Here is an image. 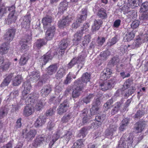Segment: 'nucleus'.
Masks as SVG:
<instances>
[{"mask_svg": "<svg viewBox=\"0 0 148 148\" xmlns=\"http://www.w3.org/2000/svg\"><path fill=\"white\" fill-rule=\"evenodd\" d=\"M58 68L56 64L51 65L47 69V73L49 75H53L56 71Z\"/></svg>", "mask_w": 148, "mask_h": 148, "instance_id": "6ab92c4d", "label": "nucleus"}, {"mask_svg": "<svg viewBox=\"0 0 148 148\" xmlns=\"http://www.w3.org/2000/svg\"><path fill=\"white\" fill-rule=\"evenodd\" d=\"M71 117L70 114H65L62 119V121L63 123L67 122L71 119Z\"/></svg>", "mask_w": 148, "mask_h": 148, "instance_id": "603ef678", "label": "nucleus"}, {"mask_svg": "<svg viewBox=\"0 0 148 148\" xmlns=\"http://www.w3.org/2000/svg\"><path fill=\"white\" fill-rule=\"evenodd\" d=\"M140 9L141 11H146L148 10V2L143 3L141 6Z\"/></svg>", "mask_w": 148, "mask_h": 148, "instance_id": "13d9d810", "label": "nucleus"}, {"mask_svg": "<svg viewBox=\"0 0 148 148\" xmlns=\"http://www.w3.org/2000/svg\"><path fill=\"white\" fill-rule=\"evenodd\" d=\"M94 96L92 94H90L87 97L84 98L82 101L84 103L87 104L90 102L91 100L93 98Z\"/></svg>", "mask_w": 148, "mask_h": 148, "instance_id": "79ce46f5", "label": "nucleus"}, {"mask_svg": "<svg viewBox=\"0 0 148 148\" xmlns=\"http://www.w3.org/2000/svg\"><path fill=\"white\" fill-rule=\"evenodd\" d=\"M15 32L16 30L15 29H8L3 36L5 40L7 42L12 41L13 39Z\"/></svg>", "mask_w": 148, "mask_h": 148, "instance_id": "20e7f679", "label": "nucleus"}, {"mask_svg": "<svg viewBox=\"0 0 148 148\" xmlns=\"http://www.w3.org/2000/svg\"><path fill=\"white\" fill-rule=\"evenodd\" d=\"M72 135V133L71 132H67L62 137L64 140V141L67 143L71 138Z\"/></svg>", "mask_w": 148, "mask_h": 148, "instance_id": "c9c22d12", "label": "nucleus"}, {"mask_svg": "<svg viewBox=\"0 0 148 148\" xmlns=\"http://www.w3.org/2000/svg\"><path fill=\"white\" fill-rule=\"evenodd\" d=\"M21 42L23 44L21 46L20 49L23 52H25L28 49L29 47L26 44L27 43H25L24 40H22Z\"/></svg>", "mask_w": 148, "mask_h": 148, "instance_id": "37998d69", "label": "nucleus"}, {"mask_svg": "<svg viewBox=\"0 0 148 148\" xmlns=\"http://www.w3.org/2000/svg\"><path fill=\"white\" fill-rule=\"evenodd\" d=\"M100 104V99L99 98H97L95 99L92 104V106L97 107H99Z\"/></svg>", "mask_w": 148, "mask_h": 148, "instance_id": "e2e57ef3", "label": "nucleus"}, {"mask_svg": "<svg viewBox=\"0 0 148 148\" xmlns=\"http://www.w3.org/2000/svg\"><path fill=\"white\" fill-rule=\"evenodd\" d=\"M22 79V77L21 75H17L13 81V84L14 86H18L21 83Z\"/></svg>", "mask_w": 148, "mask_h": 148, "instance_id": "2f4dec72", "label": "nucleus"}, {"mask_svg": "<svg viewBox=\"0 0 148 148\" xmlns=\"http://www.w3.org/2000/svg\"><path fill=\"white\" fill-rule=\"evenodd\" d=\"M121 104L120 103L117 102L114 105V106L111 111V114L114 115L117 113L119 111Z\"/></svg>", "mask_w": 148, "mask_h": 148, "instance_id": "e433bc0d", "label": "nucleus"}, {"mask_svg": "<svg viewBox=\"0 0 148 148\" xmlns=\"http://www.w3.org/2000/svg\"><path fill=\"white\" fill-rule=\"evenodd\" d=\"M60 137V135L58 132L57 133L55 134H54L53 135L52 141L50 143V145H53L54 143Z\"/></svg>", "mask_w": 148, "mask_h": 148, "instance_id": "49530a36", "label": "nucleus"}, {"mask_svg": "<svg viewBox=\"0 0 148 148\" xmlns=\"http://www.w3.org/2000/svg\"><path fill=\"white\" fill-rule=\"evenodd\" d=\"M112 73V70L109 68H107L102 73L100 76L101 79L102 80H106L110 77Z\"/></svg>", "mask_w": 148, "mask_h": 148, "instance_id": "9d476101", "label": "nucleus"}, {"mask_svg": "<svg viewBox=\"0 0 148 148\" xmlns=\"http://www.w3.org/2000/svg\"><path fill=\"white\" fill-rule=\"evenodd\" d=\"M110 55V53L109 51H107L101 53L100 56L101 57V59L103 60H106L107 57Z\"/></svg>", "mask_w": 148, "mask_h": 148, "instance_id": "de8ad7c7", "label": "nucleus"}, {"mask_svg": "<svg viewBox=\"0 0 148 148\" xmlns=\"http://www.w3.org/2000/svg\"><path fill=\"white\" fill-rule=\"evenodd\" d=\"M8 43H3L0 47V53L2 54L6 53L9 49V47Z\"/></svg>", "mask_w": 148, "mask_h": 148, "instance_id": "b1692460", "label": "nucleus"}, {"mask_svg": "<svg viewBox=\"0 0 148 148\" xmlns=\"http://www.w3.org/2000/svg\"><path fill=\"white\" fill-rule=\"evenodd\" d=\"M33 111V108L29 106H26L24 109L23 114L25 116L31 115Z\"/></svg>", "mask_w": 148, "mask_h": 148, "instance_id": "5701e85b", "label": "nucleus"}, {"mask_svg": "<svg viewBox=\"0 0 148 148\" xmlns=\"http://www.w3.org/2000/svg\"><path fill=\"white\" fill-rule=\"evenodd\" d=\"M13 76V74L11 73L8 75L4 79L3 82L1 85V87L8 86L11 81V79Z\"/></svg>", "mask_w": 148, "mask_h": 148, "instance_id": "412c9836", "label": "nucleus"}, {"mask_svg": "<svg viewBox=\"0 0 148 148\" xmlns=\"http://www.w3.org/2000/svg\"><path fill=\"white\" fill-rule=\"evenodd\" d=\"M115 83V79L113 78L108 81L104 82L100 84V86L102 90L106 91L113 88Z\"/></svg>", "mask_w": 148, "mask_h": 148, "instance_id": "7ed1b4c3", "label": "nucleus"}, {"mask_svg": "<svg viewBox=\"0 0 148 148\" xmlns=\"http://www.w3.org/2000/svg\"><path fill=\"white\" fill-rule=\"evenodd\" d=\"M81 90L74 89L72 93V97L73 98H76L79 97L80 94V92Z\"/></svg>", "mask_w": 148, "mask_h": 148, "instance_id": "5fc2aeb1", "label": "nucleus"}, {"mask_svg": "<svg viewBox=\"0 0 148 148\" xmlns=\"http://www.w3.org/2000/svg\"><path fill=\"white\" fill-rule=\"evenodd\" d=\"M17 17L14 14H9L8 18V24H10L14 23L17 19Z\"/></svg>", "mask_w": 148, "mask_h": 148, "instance_id": "f704fd0d", "label": "nucleus"}, {"mask_svg": "<svg viewBox=\"0 0 148 148\" xmlns=\"http://www.w3.org/2000/svg\"><path fill=\"white\" fill-rule=\"evenodd\" d=\"M145 113V112L144 110H138L135 114V118L140 119L144 115Z\"/></svg>", "mask_w": 148, "mask_h": 148, "instance_id": "09e8293b", "label": "nucleus"}, {"mask_svg": "<svg viewBox=\"0 0 148 148\" xmlns=\"http://www.w3.org/2000/svg\"><path fill=\"white\" fill-rule=\"evenodd\" d=\"M77 60V63H83L85 60V56L84 54L79 56L77 58H75Z\"/></svg>", "mask_w": 148, "mask_h": 148, "instance_id": "4d7b16f0", "label": "nucleus"}, {"mask_svg": "<svg viewBox=\"0 0 148 148\" xmlns=\"http://www.w3.org/2000/svg\"><path fill=\"white\" fill-rule=\"evenodd\" d=\"M91 37L89 35H86L84 36L83 38V40L82 41V45L84 46H87L88 44L90 41Z\"/></svg>", "mask_w": 148, "mask_h": 148, "instance_id": "ea45409f", "label": "nucleus"}, {"mask_svg": "<svg viewBox=\"0 0 148 148\" xmlns=\"http://www.w3.org/2000/svg\"><path fill=\"white\" fill-rule=\"evenodd\" d=\"M90 76L91 75L90 74L88 73L87 72L83 74L82 77L81 81L84 84H85V85L88 82L90 81Z\"/></svg>", "mask_w": 148, "mask_h": 148, "instance_id": "393cba45", "label": "nucleus"}, {"mask_svg": "<svg viewBox=\"0 0 148 148\" xmlns=\"http://www.w3.org/2000/svg\"><path fill=\"white\" fill-rule=\"evenodd\" d=\"M100 107H97L94 106H92V108L90 109V113L91 116L98 114L99 112Z\"/></svg>", "mask_w": 148, "mask_h": 148, "instance_id": "58836bf2", "label": "nucleus"}, {"mask_svg": "<svg viewBox=\"0 0 148 148\" xmlns=\"http://www.w3.org/2000/svg\"><path fill=\"white\" fill-rule=\"evenodd\" d=\"M30 16H25L21 20V25L22 27L25 29L29 27L30 23Z\"/></svg>", "mask_w": 148, "mask_h": 148, "instance_id": "6e6552de", "label": "nucleus"}, {"mask_svg": "<svg viewBox=\"0 0 148 148\" xmlns=\"http://www.w3.org/2000/svg\"><path fill=\"white\" fill-rule=\"evenodd\" d=\"M52 90V86L48 85L44 86L40 91V94L42 97H45L47 96Z\"/></svg>", "mask_w": 148, "mask_h": 148, "instance_id": "423d86ee", "label": "nucleus"}, {"mask_svg": "<svg viewBox=\"0 0 148 148\" xmlns=\"http://www.w3.org/2000/svg\"><path fill=\"white\" fill-rule=\"evenodd\" d=\"M145 126V123L144 122H140L135 124V132L137 133L141 132L144 129Z\"/></svg>", "mask_w": 148, "mask_h": 148, "instance_id": "ddd939ff", "label": "nucleus"}, {"mask_svg": "<svg viewBox=\"0 0 148 148\" xmlns=\"http://www.w3.org/2000/svg\"><path fill=\"white\" fill-rule=\"evenodd\" d=\"M73 19L71 17L68 16L65 18L59 21L58 25L59 27L62 28L64 26H67L71 23Z\"/></svg>", "mask_w": 148, "mask_h": 148, "instance_id": "0eeeda50", "label": "nucleus"}, {"mask_svg": "<svg viewBox=\"0 0 148 148\" xmlns=\"http://www.w3.org/2000/svg\"><path fill=\"white\" fill-rule=\"evenodd\" d=\"M134 37V34L132 31L127 32L124 37V39L125 41H129L132 40Z\"/></svg>", "mask_w": 148, "mask_h": 148, "instance_id": "bb28decb", "label": "nucleus"}, {"mask_svg": "<svg viewBox=\"0 0 148 148\" xmlns=\"http://www.w3.org/2000/svg\"><path fill=\"white\" fill-rule=\"evenodd\" d=\"M46 102L44 100H41L39 101L36 103L35 108L37 110H40L45 105Z\"/></svg>", "mask_w": 148, "mask_h": 148, "instance_id": "473e14b6", "label": "nucleus"}, {"mask_svg": "<svg viewBox=\"0 0 148 148\" xmlns=\"http://www.w3.org/2000/svg\"><path fill=\"white\" fill-rule=\"evenodd\" d=\"M128 3L131 6L134 5L135 4H139L142 2V0H128Z\"/></svg>", "mask_w": 148, "mask_h": 148, "instance_id": "052dcab7", "label": "nucleus"}, {"mask_svg": "<svg viewBox=\"0 0 148 148\" xmlns=\"http://www.w3.org/2000/svg\"><path fill=\"white\" fill-rule=\"evenodd\" d=\"M29 59V57L27 54H24L22 56L19 61V64L21 66H23L26 64Z\"/></svg>", "mask_w": 148, "mask_h": 148, "instance_id": "a878e982", "label": "nucleus"}, {"mask_svg": "<svg viewBox=\"0 0 148 148\" xmlns=\"http://www.w3.org/2000/svg\"><path fill=\"white\" fill-rule=\"evenodd\" d=\"M30 78L33 80L36 81L40 78V75L38 71H33L29 74Z\"/></svg>", "mask_w": 148, "mask_h": 148, "instance_id": "7c9ffc66", "label": "nucleus"}, {"mask_svg": "<svg viewBox=\"0 0 148 148\" xmlns=\"http://www.w3.org/2000/svg\"><path fill=\"white\" fill-rule=\"evenodd\" d=\"M139 21L138 20H136L133 21L131 25V27L133 29L137 28L139 25Z\"/></svg>", "mask_w": 148, "mask_h": 148, "instance_id": "69168bd1", "label": "nucleus"}, {"mask_svg": "<svg viewBox=\"0 0 148 148\" xmlns=\"http://www.w3.org/2000/svg\"><path fill=\"white\" fill-rule=\"evenodd\" d=\"M52 58V57L50 52H48L40 59V61L42 65H44L49 60H51Z\"/></svg>", "mask_w": 148, "mask_h": 148, "instance_id": "1a4fd4ad", "label": "nucleus"}, {"mask_svg": "<svg viewBox=\"0 0 148 148\" xmlns=\"http://www.w3.org/2000/svg\"><path fill=\"white\" fill-rule=\"evenodd\" d=\"M89 26V25L88 23L84 24L81 30V31L80 32H82V34L87 32L88 30Z\"/></svg>", "mask_w": 148, "mask_h": 148, "instance_id": "680f3d73", "label": "nucleus"}, {"mask_svg": "<svg viewBox=\"0 0 148 148\" xmlns=\"http://www.w3.org/2000/svg\"><path fill=\"white\" fill-rule=\"evenodd\" d=\"M105 38L103 37L100 38L99 37L98 38V40H97V44H98V45H102L105 41Z\"/></svg>", "mask_w": 148, "mask_h": 148, "instance_id": "338daca9", "label": "nucleus"}, {"mask_svg": "<svg viewBox=\"0 0 148 148\" xmlns=\"http://www.w3.org/2000/svg\"><path fill=\"white\" fill-rule=\"evenodd\" d=\"M22 87L24 90L22 93V99L25 100V102L27 105L31 104V102H34L37 99V95H32L28 94V91L31 88V86L29 82L26 81L24 82L23 85Z\"/></svg>", "mask_w": 148, "mask_h": 148, "instance_id": "f257e3e1", "label": "nucleus"}, {"mask_svg": "<svg viewBox=\"0 0 148 148\" xmlns=\"http://www.w3.org/2000/svg\"><path fill=\"white\" fill-rule=\"evenodd\" d=\"M36 132L35 130H31L28 132L26 134V138L28 140L32 139L34 137L36 134Z\"/></svg>", "mask_w": 148, "mask_h": 148, "instance_id": "c85d7f7f", "label": "nucleus"}, {"mask_svg": "<svg viewBox=\"0 0 148 148\" xmlns=\"http://www.w3.org/2000/svg\"><path fill=\"white\" fill-rule=\"evenodd\" d=\"M56 107L54 106L52 108H50L47 110L45 114L46 116H51L54 114L56 110Z\"/></svg>", "mask_w": 148, "mask_h": 148, "instance_id": "c03bdc74", "label": "nucleus"}, {"mask_svg": "<svg viewBox=\"0 0 148 148\" xmlns=\"http://www.w3.org/2000/svg\"><path fill=\"white\" fill-rule=\"evenodd\" d=\"M82 142L81 140H78L74 143L72 148H81Z\"/></svg>", "mask_w": 148, "mask_h": 148, "instance_id": "6e6d98bb", "label": "nucleus"}, {"mask_svg": "<svg viewBox=\"0 0 148 148\" xmlns=\"http://www.w3.org/2000/svg\"><path fill=\"white\" fill-rule=\"evenodd\" d=\"M128 3L131 6L134 5L135 4H139L142 2V0H128Z\"/></svg>", "mask_w": 148, "mask_h": 148, "instance_id": "bf43d9fd", "label": "nucleus"}, {"mask_svg": "<svg viewBox=\"0 0 148 148\" xmlns=\"http://www.w3.org/2000/svg\"><path fill=\"white\" fill-rule=\"evenodd\" d=\"M42 22L44 26L49 25L52 22V18L50 16H46L42 19Z\"/></svg>", "mask_w": 148, "mask_h": 148, "instance_id": "72a5a7b5", "label": "nucleus"}, {"mask_svg": "<svg viewBox=\"0 0 148 148\" xmlns=\"http://www.w3.org/2000/svg\"><path fill=\"white\" fill-rule=\"evenodd\" d=\"M7 8L3 5L0 6V19L1 18L3 14L6 13Z\"/></svg>", "mask_w": 148, "mask_h": 148, "instance_id": "864d4df0", "label": "nucleus"}, {"mask_svg": "<svg viewBox=\"0 0 148 148\" xmlns=\"http://www.w3.org/2000/svg\"><path fill=\"white\" fill-rule=\"evenodd\" d=\"M46 119L45 116L40 115L36 120L34 124L35 126L36 127L42 126L46 122Z\"/></svg>", "mask_w": 148, "mask_h": 148, "instance_id": "f8f14e48", "label": "nucleus"}, {"mask_svg": "<svg viewBox=\"0 0 148 148\" xmlns=\"http://www.w3.org/2000/svg\"><path fill=\"white\" fill-rule=\"evenodd\" d=\"M132 82V80L131 79H128L124 84L123 88H122V90H124L125 89L128 88L131 85Z\"/></svg>", "mask_w": 148, "mask_h": 148, "instance_id": "8fccbe9b", "label": "nucleus"}, {"mask_svg": "<svg viewBox=\"0 0 148 148\" xmlns=\"http://www.w3.org/2000/svg\"><path fill=\"white\" fill-rule=\"evenodd\" d=\"M119 59L117 56L113 57L109 61L108 66V67L111 66H114L117 65L119 63Z\"/></svg>", "mask_w": 148, "mask_h": 148, "instance_id": "aec40b11", "label": "nucleus"}, {"mask_svg": "<svg viewBox=\"0 0 148 148\" xmlns=\"http://www.w3.org/2000/svg\"><path fill=\"white\" fill-rule=\"evenodd\" d=\"M117 41V36H115L114 37L109 40V41L107 43V45L108 47H110L116 44Z\"/></svg>", "mask_w": 148, "mask_h": 148, "instance_id": "a19ab883", "label": "nucleus"}, {"mask_svg": "<svg viewBox=\"0 0 148 148\" xmlns=\"http://www.w3.org/2000/svg\"><path fill=\"white\" fill-rule=\"evenodd\" d=\"M117 127V125H111L108 129L113 133L114 132H115L116 130Z\"/></svg>", "mask_w": 148, "mask_h": 148, "instance_id": "774afa93", "label": "nucleus"}, {"mask_svg": "<svg viewBox=\"0 0 148 148\" xmlns=\"http://www.w3.org/2000/svg\"><path fill=\"white\" fill-rule=\"evenodd\" d=\"M3 63L2 65L0 66V72L8 70L11 65V63L9 61L5 62Z\"/></svg>", "mask_w": 148, "mask_h": 148, "instance_id": "c756f323", "label": "nucleus"}, {"mask_svg": "<svg viewBox=\"0 0 148 148\" xmlns=\"http://www.w3.org/2000/svg\"><path fill=\"white\" fill-rule=\"evenodd\" d=\"M55 31V28L53 26L48 29L46 32V35L47 39L51 40L53 37Z\"/></svg>", "mask_w": 148, "mask_h": 148, "instance_id": "f3484780", "label": "nucleus"}, {"mask_svg": "<svg viewBox=\"0 0 148 148\" xmlns=\"http://www.w3.org/2000/svg\"><path fill=\"white\" fill-rule=\"evenodd\" d=\"M69 103L67 100L64 101L59 106L58 109V113L62 114L65 112L69 107Z\"/></svg>", "mask_w": 148, "mask_h": 148, "instance_id": "39448f33", "label": "nucleus"}, {"mask_svg": "<svg viewBox=\"0 0 148 148\" xmlns=\"http://www.w3.org/2000/svg\"><path fill=\"white\" fill-rule=\"evenodd\" d=\"M76 63H77V60L75 58H73L69 63L67 67L68 68L71 69Z\"/></svg>", "mask_w": 148, "mask_h": 148, "instance_id": "0e129e2a", "label": "nucleus"}, {"mask_svg": "<svg viewBox=\"0 0 148 148\" xmlns=\"http://www.w3.org/2000/svg\"><path fill=\"white\" fill-rule=\"evenodd\" d=\"M46 44V42L44 39H38L34 43L33 48L36 50L39 49L42 46Z\"/></svg>", "mask_w": 148, "mask_h": 148, "instance_id": "2eb2a0df", "label": "nucleus"}, {"mask_svg": "<svg viewBox=\"0 0 148 148\" xmlns=\"http://www.w3.org/2000/svg\"><path fill=\"white\" fill-rule=\"evenodd\" d=\"M68 45V41L66 40L63 39L60 42L59 45L60 50L59 53L61 55L64 53L65 50L66 48Z\"/></svg>", "mask_w": 148, "mask_h": 148, "instance_id": "9b49d317", "label": "nucleus"}, {"mask_svg": "<svg viewBox=\"0 0 148 148\" xmlns=\"http://www.w3.org/2000/svg\"><path fill=\"white\" fill-rule=\"evenodd\" d=\"M133 137L132 135L129 136L124 134L121 138L118 145L119 148H128L131 146L133 143Z\"/></svg>", "mask_w": 148, "mask_h": 148, "instance_id": "f03ea898", "label": "nucleus"}, {"mask_svg": "<svg viewBox=\"0 0 148 148\" xmlns=\"http://www.w3.org/2000/svg\"><path fill=\"white\" fill-rule=\"evenodd\" d=\"M113 103V100L112 99H110L104 105L103 107L105 108V110H107L110 108L112 104Z\"/></svg>", "mask_w": 148, "mask_h": 148, "instance_id": "a18cd8bd", "label": "nucleus"}, {"mask_svg": "<svg viewBox=\"0 0 148 148\" xmlns=\"http://www.w3.org/2000/svg\"><path fill=\"white\" fill-rule=\"evenodd\" d=\"M146 40H145V38L143 39V38L142 36L138 37L135 41L136 44L137 45L138 47L143 42H144Z\"/></svg>", "mask_w": 148, "mask_h": 148, "instance_id": "3c124183", "label": "nucleus"}, {"mask_svg": "<svg viewBox=\"0 0 148 148\" xmlns=\"http://www.w3.org/2000/svg\"><path fill=\"white\" fill-rule=\"evenodd\" d=\"M99 17L102 19H104L107 18V15L106 13V11L103 8H101L98 10L97 14Z\"/></svg>", "mask_w": 148, "mask_h": 148, "instance_id": "cd10ccee", "label": "nucleus"}, {"mask_svg": "<svg viewBox=\"0 0 148 148\" xmlns=\"http://www.w3.org/2000/svg\"><path fill=\"white\" fill-rule=\"evenodd\" d=\"M45 141V138L44 136H39L36 138L33 143V145L35 147H37L42 144Z\"/></svg>", "mask_w": 148, "mask_h": 148, "instance_id": "a211bd4d", "label": "nucleus"}, {"mask_svg": "<svg viewBox=\"0 0 148 148\" xmlns=\"http://www.w3.org/2000/svg\"><path fill=\"white\" fill-rule=\"evenodd\" d=\"M66 69L62 66L60 67L55 75V77L57 79H59L66 74Z\"/></svg>", "mask_w": 148, "mask_h": 148, "instance_id": "4468645a", "label": "nucleus"}, {"mask_svg": "<svg viewBox=\"0 0 148 148\" xmlns=\"http://www.w3.org/2000/svg\"><path fill=\"white\" fill-rule=\"evenodd\" d=\"M84 84L79 80H76L74 82L73 87L74 89L82 90L84 85H85Z\"/></svg>", "mask_w": 148, "mask_h": 148, "instance_id": "4be33fe9", "label": "nucleus"}, {"mask_svg": "<svg viewBox=\"0 0 148 148\" xmlns=\"http://www.w3.org/2000/svg\"><path fill=\"white\" fill-rule=\"evenodd\" d=\"M82 32L80 31L77 32L75 34L73 41L75 45H77L80 42L82 39Z\"/></svg>", "mask_w": 148, "mask_h": 148, "instance_id": "dca6fc26", "label": "nucleus"}, {"mask_svg": "<svg viewBox=\"0 0 148 148\" xmlns=\"http://www.w3.org/2000/svg\"><path fill=\"white\" fill-rule=\"evenodd\" d=\"M68 3L66 1L61 2L59 6V9L60 12H63L66 9Z\"/></svg>", "mask_w": 148, "mask_h": 148, "instance_id": "4c0bfd02", "label": "nucleus"}]
</instances>
